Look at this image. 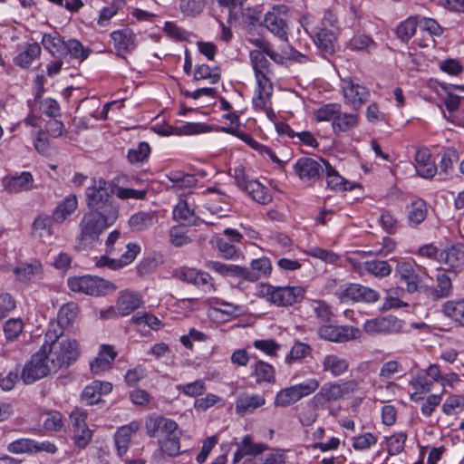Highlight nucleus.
<instances>
[{
  "instance_id": "55",
  "label": "nucleus",
  "mask_w": 464,
  "mask_h": 464,
  "mask_svg": "<svg viewBox=\"0 0 464 464\" xmlns=\"http://www.w3.org/2000/svg\"><path fill=\"white\" fill-rule=\"evenodd\" d=\"M97 384L92 382L90 385L86 386L82 392V401L87 405L92 406L94 404L105 403L106 401L101 398Z\"/></svg>"
},
{
  "instance_id": "21",
  "label": "nucleus",
  "mask_w": 464,
  "mask_h": 464,
  "mask_svg": "<svg viewBox=\"0 0 464 464\" xmlns=\"http://www.w3.org/2000/svg\"><path fill=\"white\" fill-rule=\"evenodd\" d=\"M396 272L401 280L406 284V289L409 293L419 291L420 276L416 273L414 266L410 262H401L396 266Z\"/></svg>"
},
{
  "instance_id": "5",
  "label": "nucleus",
  "mask_w": 464,
  "mask_h": 464,
  "mask_svg": "<svg viewBox=\"0 0 464 464\" xmlns=\"http://www.w3.org/2000/svg\"><path fill=\"white\" fill-rule=\"evenodd\" d=\"M67 283L72 291L89 295H102L115 289L110 281L92 276L70 277Z\"/></svg>"
},
{
  "instance_id": "26",
  "label": "nucleus",
  "mask_w": 464,
  "mask_h": 464,
  "mask_svg": "<svg viewBox=\"0 0 464 464\" xmlns=\"http://www.w3.org/2000/svg\"><path fill=\"white\" fill-rule=\"evenodd\" d=\"M355 269L362 275L366 272L374 276L375 277L381 278L388 276L392 273V266L387 261L377 259L365 261L362 264H359Z\"/></svg>"
},
{
  "instance_id": "36",
  "label": "nucleus",
  "mask_w": 464,
  "mask_h": 464,
  "mask_svg": "<svg viewBox=\"0 0 464 464\" xmlns=\"http://www.w3.org/2000/svg\"><path fill=\"white\" fill-rule=\"evenodd\" d=\"M156 220L157 217L153 212L140 211L130 218L129 226L132 231L140 232L153 226Z\"/></svg>"
},
{
  "instance_id": "25",
  "label": "nucleus",
  "mask_w": 464,
  "mask_h": 464,
  "mask_svg": "<svg viewBox=\"0 0 464 464\" xmlns=\"http://www.w3.org/2000/svg\"><path fill=\"white\" fill-rule=\"evenodd\" d=\"M336 34L333 29L325 27L317 28L314 32V42L324 53L331 54L334 52Z\"/></svg>"
},
{
  "instance_id": "13",
  "label": "nucleus",
  "mask_w": 464,
  "mask_h": 464,
  "mask_svg": "<svg viewBox=\"0 0 464 464\" xmlns=\"http://www.w3.org/2000/svg\"><path fill=\"white\" fill-rule=\"evenodd\" d=\"M364 331L372 335L398 333L401 329V321L394 316H380L367 320L363 325Z\"/></svg>"
},
{
  "instance_id": "10",
  "label": "nucleus",
  "mask_w": 464,
  "mask_h": 464,
  "mask_svg": "<svg viewBox=\"0 0 464 464\" xmlns=\"http://www.w3.org/2000/svg\"><path fill=\"white\" fill-rule=\"evenodd\" d=\"M85 419L86 413L80 408H75L70 413V420L73 428L72 441L78 449H85L93 435V431L88 427Z\"/></svg>"
},
{
  "instance_id": "12",
  "label": "nucleus",
  "mask_w": 464,
  "mask_h": 464,
  "mask_svg": "<svg viewBox=\"0 0 464 464\" xmlns=\"http://www.w3.org/2000/svg\"><path fill=\"white\" fill-rule=\"evenodd\" d=\"M12 272L15 276V282L26 287L36 284L43 277L42 264L36 260L31 263L21 262L12 269Z\"/></svg>"
},
{
  "instance_id": "41",
  "label": "nucleus",
  "mask_w": 464,
  "mask_h": 464,
  "mask_svg": "<svg viewBox=\"0 0 464 464\" xmlns=\"http://www.w3.org/2000/svg\"><path fill=\"white\" fill-rule=\"evenodd\" d=\"M427 216L426 203L422 199H418L411 204L408 214L409 225L417 227L424 221Z\"/></svg>"
},
{
  "instance_id": "34",
  "label": "nucleus",
  "mask_w": 464,
  "mask_h": 464,
  "mask_svg": "<svg viewBox=\"0 0 464 464\" xmlns=\"http://www.w3.org/2000/svg\"><path fill=\"white\" fill-rule=\"evenodd\" d=\"M243 190L259 204L266 205L272 200V196L268 192L267 188L257 180L251 179Z\"/></svg>"
},
{
  "instance_id": "64",
  "label": "nucleus",
  "mask_w": 464,
  "mask_h": 464,
  "mask_svg": "<svg viewBox=\"0 0 464 464\" xmlns=\"http://www.w3.org/2000/svg\"><path fill=\"white\" fill-rule=\"evenodd\" d=\"M209 79L211 83H217L220 80L219 73L212 72L211 68L207 64H201L196 67L194 72V80Z\"/></svg>"
},
{
  "instance_id": "46",
  "label": "nucleus",
  "mask_w": 464,
  "mask_h": 464,
  "mask_svg": "<svg viewBox=\"0 0 464 464\" xmlns=\"http://www.w3.org/2000/svg\"><path fill=\"white\" fill-rule=\"evenodd\" d=\"M173 217L188 225H195L197 219L194 209L190 208L187 200H180L177 204L173 210Z\"/></svg>"
},
{
  "instance_id": "38",
  "label": "nucleus",
  "mask_w": 464,
  "mask_h": 464,
  "mask_svg": "<svg viewBox=\"0 0 464 464\" xmlns=\"http://www.w3.org/2000/svg\"><path fill=\"white\" fill-rule=\"evenodd\" d=\"M40 53L41 47L38 44H27L24 50L14 57V63L19 67L27 68Z\"/></svg>"
},
{
  "instance_id": "32",
  "label": "nucleus",
  "mask_w": 464,
  "mask_h": 464,
  "mask_svg": "<svg viewBox=\"0 0 464 464\" xmlns=\"http://www.w3.org/2000/svg\"><path fill=\"white\" fill-rule=\"evenodd\" d=\"M358 114L342 112L340 109L332 122L334 131L338 133L351 130L358 125Z\"/></svg>"
},
{
  "instance_id": "47",
  "label": "nucleus",
  "mask_w": 464,
  "mask_h": 464,
  "mask_svg": "<svg viewBox=\"0 0 464 464\" xmlns=\"http://www.w3.org/2000/svg\"><path fill=\"white\" fill-rule=\"evenodd\" d=\"M417 27L416 18L409 17L396 27L395 34L401 42L407 43L415 34Z\"/></svg>"
},
{
  "instance_id": "30",
  "label": "nucleus",
  "mask_w": 464,
  "mask_h": 464,
  "mask_svg": "<svg viewBox=\"0 0 464 464\" xmlns=\"http://www.w3.org/2000/svg\"><path fill=\"white\" fill-rule=\"evenodd\" d=\"M433 382L430 381L423 373H419L410 381V385L414 392L411 393V399L414 402H420L423 395L430 392Z\"/></svg>"
},
{
  "instance_id": "56",
  "label": "nucleus",
  "mask_w": 464,
  "mask_h": 464,
  "mask_svg": "<svg viewBox=\"0 0 464 464\" xmlns=\"http://www.w3.org/2000/svg\"><path fill=\"white\" fill-rule=\"evenodd\" d=\"M407 436L400 432L387 438V450L390 455H397L404 450Z\"/></svg>"
},
{
  "instance_id": "44",
  "label": "nucleus",
  "mask_w": 464,
  "mask_h": 464,
  "mask_svg": "<svg viewBox=\"0 0 464 464\" xmlns=\"http://www.w3.org/2000/svg\"><path fill=\"white\" fill-rule=\"evenodd\" d=\"M322 162L324 164V173L326 175L327 187L333 190H346L343 178L326 160Z\"/></svg>"
},
{
  "instance_id": "23",
  "label": "nucleus",
  "mask_w": 464,
  "mask_h": 464,
  "mask_svg": "<svg viewBox=\"0 0 464 464\" xmlns=\"http://www.w3.org/2000/svg\"><path fill=\"white\" fill-rule=\"evenodd\" d=\"M142 304L140 295L138 293L124 292L118 298L116 308L121 316L130 314L134 310Z\"/></svg>"
},
{
  "instance_id": "9",
  "label": "nucleus",
  "mask_w": 464,
  "mask_h": 464,
  "mask_svg": "<svg viewBox=\"0 0 464 464\" xmlns=\"http://www.w3.org/2000/svg\"><path fill=\"white\" fill-rule=\"evenodd\" d=\"M342 90L344 103L353 111H359L369 101L370 91L357 80H342Z\"/></svg>"
},
{
  "instance_id": "14",
  "label": "nucleus",
  "mask_w": 464,
  "mask_h": 464,
  "mask_svg": "<svg viewBox=\"0 0 464 464\" xmlns=\"http://www.w3.org/2000/svg\"><path fill=\"white\" fill-rule=\"evenodd\" d=\"M323 159L314 160L308 157L299 159L295 166V171L303 180H315L324 174Z\"/></svg>"
},
{
  "instance_id": "15",
  "label": "nucleus",
  "mask_w": 464,
  "mask_h": 464,
  "mask_svg": "<svg viewBox=\"0 0 464 464\" xmlns=\"http://www.w3.org/2000/svg\"><path fill=\"white\" fill-rule=\"evenodd\" d=\"M225 237H217L215 244L218 249L219 256L225 259H232L237 255L235 243H239L243 236L236 229L226 228L224 230Z\"/></svg>"
},
{
  "instance_id": "27",
  "label": "nucleus",
  "mask_w": 464,
  "mask_h": 464,
  "mask_svg": "<svg viewBox=\"0 0 464 464\" xmlns=\"http://www.w3.org/2000/svg\"><path fill=\"white\" fill-rule=\"evenodd\" d=\"M342 398V390L338 383H324L320 391L314 396L313 402L314 406L324 405L325 403L336 401Z\"/></svg>"
},
{
  "instance_id": "20",
  "label": "nucleus",
  "mask_w": 464,
  "mask_h": 464,
  "mask_svg": "<svg viewBox=\"0 0 464 464\" xmlns=\"http://www.w3.org/2000/svg\"><path fill=\"white\" fill-rule=\"evenodd\" d=\"M267 74L268 73L255 74L257 82V95L253 99L255 108H265L266 103L270 102L273 93V85Z\"/></svg>"
},
{
  "instance_id": "45",
  "label": "nucleus",
  "mask_w": 464,
  "mask_h": 464,
  "mask_svg": "<svg viewBox=\"0 0 464 464\" xmlns=\"http://www.w3.org/2000/svg\"><path fill=\"white\" fill-rule=\"evenodd\" d=\"M419 28L420 31L427 32L429 34L428 39H426L423 43L419 42V45L421 47L428 46L430 43H433V35H440L442 34L441 26L439 24L437 21L431 18H423L420 22Z\"/></svg>"
},
{
  "instance_id": "22",
  "label": "nucleus",
  "mask_w": 464,
  "mask_h": 464,
  "mask_svg": "<svg viewBox=\"0 0 464 464\" xmlns=\"http://www.w3.org/2000/svg\"><path fill=\"white\" fill-rule=\"evenodd\" d=\"M267 446L264 443H254L250 435H246L242 441L237 444L234 454V463H238L246 456H256L264 452Z\"/></svg>"
},
{
  "instance_id": "2",
  "label": "nucleus",
  "mask_w": 464,
  "mask_h": 464,
  "mask_svg": "<svg viewBox=\"0 0 464 464\" xmlns=\"http://www.w3.org/2000/svg\"><path fill=\"white\" fill-rule=\"evenodd\" d=\"M117 218L111 210L105 211V214L94 210L85 213L79 223L80 232L76 237V249H92L104 229L112 226Z\"/></svg>"
},
{
  "instance_id": "63",
  "label": "nucleus",
  "mask_w": 464,
  "mask_h": 464,
  "mask_svg": "<svg viewBox=\"0 0 464 464\" xmlns=\"http://www.w3.org/2000/svg\"><path fill=\"white\" fill-rule=\"evenodd\" d=\"M313 307L316 317L323 323V324H326V323L331 322L334 317V314L331 311V307L326 303L324 301H314Z\"/></svg>"
},
{
  "instance_id": "3",
  "label": "nucleus",
  "mask_w": 464,
  "mask_h": 464,
  "mask_svg": "<svg viewBox=\"0 0 464 464\" xmlns=\"http://www.w3.org/2000/svg\"><path fill=\"white\" fill-rule=\"evenodd\" d=\"M114 195L113 182L103 179H92L91 185L85 191L86 205L90 210L100 211L105 214V211H112L114 217H119V207L113 202Z\"/></svg>"
},
{
  "instance_id": "58",
  "label": "nucleus",
  "mask_w": 464,
  "mask_h": 464,
  "mask_svg": "<svg viewBox=\"0 0 464 464\" xmlns=\"http://www.w3.org/2000/svg\"><path fill=\"white\" fill-rule=\"evenodd\" d=\"M254 44L260 49H262L265 53L269 56L275 63L278 64H283L284 61L288 58L289 53L285 52L284 53H278L275 52L268 42H266L261 39H256L254 42Z\"/></svg>"
},
{
  "instance_id": "29",
  "label": "nucleus",
  "mask_w": 464,
  "mask_h": 464,
  "mask_svg": "<svg viewBox=\"0 0 464 464\" xmlns=\"http://www.w3.org/2000/svg\"><path fill=\"white\" fill-rule=\"evenodd\" d=\"M79 307L77 304L71 302L63 304L57 315L56 322H50L49 324H57L63 332V329L70 326L77 318Z\"/></svg>"
},
{
  "instance_id": "8",
  "label": "nucleus",
  "mask_w": 464,
  "mask_h": 464,
  "mask_svg": "<svg viewBox=\"0 0 464 464\" xmlns=\"http://www.w3.org/2000/svg\"><path fill=\"white\" fill-rule=\"evenodd\" d=\"M264 25L279 39L287 41L289 31L287 8L285 5H276L264 17Z\"/></svg>"
},
{
  "instance_id": "37",
  "label": "nucleus",
  "mask_w": 464,
  "mask_h": 464,
  "mask_svg": "<svg viewBox=\"0 0 464 464\" xmlns=\"http://www.w3.org/2000/svg\"><path fill=\"white\" fill-rule=\"evenodd\" d=\"M442 312L445 316L464 326V300H450L444 303Z\"/></svg>"
},
{
  "instance_id": "40",
  "label": "nucleus",
  "mask_w": 464,
  "mask_h": 464,
  "mask_svg": "<svg viewBox=\"0 0 464 464\" xmlns=\"http://www.w3.org/2000/svg\"><path fill=\"white\" fill-rule=\"evenodd\" d=\"M206 266L223 276L242 278V266L233 264H223L218 261H208Z\"/></svg>"
},
{
  "instance_id": "52",
  "label": "nucleus",
  "mask_w": 464,
  "mask_h": 464,
  "mask_svg": "<svg viewBox=\"0 0 464 464\" xmlns=\"http://www.w3.org/2000/svg\"><path fill=\"white\" fill-rule=\"evenodd\" d=\"M150 153V145L145 142H140L136 148L130 149L128 151V160L131 164L143 163L146 161Z\"/></svg>"
},
{
  "instance_id": "31",
  "label": "nucleus",
  "mask_w": 464,
  "mask_h": 464,
  "mask_svg": "<svg viewBox=\"0 0 464 464\" xmlns=\"http://www.w3.org/2000/svg\"><path fill=\"white\" fill-rule=\"evenodd\" d=\"M78 207L77 197L73 194L66 197L53 211V218L57 224L63 223L71 216Z\"/></svg>"
},
{
  "instance_id": "49",
  "label": "nucleus",
  "mask_w": 464,
  "mask_h": 464,
  "mask_svg": "<svg viewBox=\"0 0 464 464\" xmlns=\"http://www.w3.org/2000/svg\"><path fill=\"white\" fill-rule=\"evenodd\" d=\"M208 127L201 123L187 122L179 126L170 127V130L165 132V135H192L205 132Z\"/></svg>"
},
{
  "instance_id": "11",
  "label": "nucleus",
  "mask_w": 464,
  "mask_h": 464,
  "mask_svg": "<svg viewBox=\"0 0 464 464\" xmlns=\"http://www.w3.org/2000/svg\"><path fill=\"white\" fill-rule=\"evenodd\" d=\"M318 334L322 339L330 342L344 343L360 338L361 331L360 329L350 325L336 326L332 324H322L318 328Z\"/></svg>"
},
{
  "instance_id": "61",
  "label": "nucleus",
  "mask_w": 464,
  "mask_h": 464,
  "mask_svg": "<svg viewBox=\"0 0 464 464\" xmlns=\"http://www.w3.org/2000/svg\"><path fill=\"white\" fill-rule=\"evenodd\" d=\"M114 194L120 199H143L146 197V190H138L134 188H122L113 183Z\"/></svg>"
},
{
  "instance_id": "62",
  "label": "nucleus",
  "mask_w": 464,
  "mask_h": 464,
  "mask_svg": "<svg viewBox=\"0 0 464 464\" xmlns=\"http://www.w3.org/2000/svg\"><path fill=\"white\" fill-rule=\"evenodd\" d=\"M33 440L19 439L7 445V450L14 454L33 453Z\"/></svg>"
},
{
  "instance_id": "43",
  "label": "nucleus",
  "mask_w": 464,
  "mask_h": 464,
  "mask_svg": "<svg viewBox=\"0 0 464 464\" xmlns=\"http://www.w3.org/2000/svg\"><path fill=\"white\" fill-rule=\"evenodd\" d=\"M90 53L91 50L89 48H85L82 43L76 39H70L65 42L63 56L70 55L72 59L83 61Z\"/></svg>"
},
{
  "instance_id": "19",
  "label": "nucleus",
  "mask_w": 464,
  "mask_h": 464,
  "mask_svg": "<svg viewBox=\"0 0 464 464\" xmlns=\"http://www.w3.org/2000/svg\"><path fill=\"white\" fill-rule=\"evenodd\" d=\"M116 356L117 353L111 345L102 344L98 356L90 363L92 372L99 374L109 370Z\"/></svg>"
},
{
  "instance_id": "4",
  "label": "nucleus",
  "mask_w": 464,
  "mask_h": 464,
  "mask_svg": "<svg viewBox=\"0 0 464 464\" xmlns=\"http://www.w3.org/2000/svg\"><path fill=\"white\" fill-rule=\"evenodd\" d=\"M260 294L278 306L292 305L303 300L304 289L301 286H278L261 285Z\"/></svg>"
},
{
  "instance_id": "59",
  "label": "nucleus",
  "mask_w": 464,
  "mask_h": 464,
  "mask_svg": "<svg viewBox=\"0 0 464 464\" xmlns=\"http://www.w3.org/2000/svg\"><path fill=\"white\" fill-rule=\"evenodd\" d=\"M23 322L20 318H11L4 325L5 336L8 341L15 340L23 331Z\"/></svg>"
},
{
  "instance_id": "33",
  "label": "nucleus",
  "mask_w": 464,
  "mask_h": 464,
  "mask_svg": "<svg viewBox=\"0 0 464 464\" xmlns=\"http://www.w3.org/2000/svg\"><path fill=\"white\" fill-rule=\"evenodd\" d=\"M438 261L451 268H457L464 263V250L458 246H451L440 252Z\"/></svg>"
},
{
  "instance_id": "17",
  "label": "nucleus",
  "mask_w": 464,
  "mask_h": 464,
  "mask_svg": "<svg viewBox=\"0 0 464 464\" xmlns=\"http://www.w3.org/2000/svg\"><path fill=\"white\" fill-rule=\"evenodd\" d=\"M272 265L267 257L254 259L251 262V268L242 266V278L256 282L262 277H267L271 274Z\"/></svg>"
},
{
  "instance_id": "54",
  "label": "nucleus",
  "mask_w": 464,
  "mask_h": 464,
  "mask_svg": "<svg viewBox=\"0 0 464 464\" xmlns=\"http://www.w3.org/2000/svg\"><path fill=\"white\" fill-rule=\"evenodd\" d=\"M192 285L207 294H212L216 291L213 277L204 271H197V276Z\"/></svg>"
},
{
  "instance_id": "24",
  "label": "nucleus",
  "mask_w": 464,
  "mask_h": 464,
  "mask_svg": "<svg viewBox=\"0 0 464 464\" xmlns=\"http://www.w3.org/2000/svg\"><path fill=\"white\" fill-rule=\"evenodd\" d=\"M322 365L324 372H329L334 377L341 376L349 370L348 361L334 353L325 355L323 359Z\"/></svg>"
},
{
  "instance_id": "1",
  "label": "nucleus",
  "mask_w": 464,
  "mask_h": 464,
  "mask_svg": "<svg viewBox=\"0 0 464 464\" xmlns=\"http://www.w3.org/2000/svg\"><path fill=\"white\" fill-rule=\"evenodd\" d=\"M41 348L47 353V360L51 362L53 372L63 367H68L76 362L80 355L77 341L64 338L57 324H49L45 333V342Z\"/></svg>"
},
{
  "instance_id": "60",
  "label": "nucleus",
  "mask_w": 464,
  "mask_h": 464,
  "mask_svg": "<svg viewBox=\"0 0 464 464\" xmlns=\"http://www.w3.org/2000/svg\"><path fill=\"white\" fill-rule=\"evenodd\" d=\"M124 5V0H113V3L110 6H106L101 10L98 24L101 26L105 25L110 19L118 13V10Z\"/></svg>"
},
{
  "instance_id": "48",
  "label": "nucleus",
  "mask_w": 464,
  "mask_h": 464,
  "mask_svg": "<svg viewBox=\"0 0 464 464\" xmlns=\"http://www.w3.org/2000/svg\"><path fill=\"white\" fill-rule=\"evenodd\" d=\"M254 372L256 382H268L273 383L276 381L274 367L263 361H258L255 363Z\"/></svg>"
},
{
  "instance_id": "6",
  "label": "nucleus",
  "mask_w": 464,
  "mask_h": 464,
  "mask_svg": "<svg viewBox=\"0 0 464 464\" xmlns=\"http://www.w3.org/2000/svg\"><path fill=\"white\" fill-rule=\"evenodd\" d=\"M51 366V362L47 360V353H44V349L41 348L40 351L33 354L31 360L25 363L21 373V378L25 384H31L47 376L51 372H53Z\"/></svg>"
},
{
  "instance_id": "57",
  "label": "nucleus",
  "mask_w": 464,
  "mask_h": 464,
  "mask_svg": "<svg viewBox=\"0 0 464 464\" xmlns=\"http://www.w3.org/2000/svg\"><path fill=\"white\" fill-rule=\"evenodd\" d=\"M340 109L341 105L337 103H328L323 105L314 111L315 119L317 121H333Z\"/></svg>"
},
{
  "instance_id": "28",
  "label": "nucleus",
  "mask_w": 464,
  "mask_h": 464,
  "mask_svg": "<svg viewBox=\"0 0 464 464\" xmlns=\"http://www.w3.org/2000/svg\"><path fill=\"white\" fill-rule=\"evenodd\" d=\"M436 287L427 289V295L432 300H439L449 297L452 293V283L450 276L445 273H440L436 278Z\"/></svg>"
},
{
  "instance_id": "50",
  "label": "nucleus",
  "mask_w": 464,
  "mask_h": 464,
  "mask_svg": "<svg viewBox=\"0 0 464 464\" xmlns=\"http://www.w3.org/2000/svg\"><path fill=\"white\" fill-rule=\"evenodd\" d=\"M265 52L261 50H253L250 52V59L255 74L269 73V61L266 57Z\"/></svg>"
},
{
  "instance_id": "39",
  "label": "nucleus",
  "mask_w": 464,
  "mask_h": 464,
  "mask_svg": "<svg viewBox=\"0 0 464 464\" xmlns=\"http://www.w3.org/2000/svg\"><path fill=\"white\" fill-rule=\"evenodd\" d=\"M34 179L30 172H22L21 175L10 179L6 188L10 192L27 191L33 188Z\"/></svg>"
},
{
  "instance_id": "53",
  "label": "nucleus",
  "mask_w": 464,
  "mask_h": 464,
  "mask_svg": "<svg viewBox=\"0 0 464 464\" xmlns=\"http://www.w3.org/2000/svg\"><path fill=\"white\" fill-rule=\"evenodd\" d=\"M458 160L459 153L456 149L452 147L444 149L440 161V174L448 175L449 171L452 169L454 162Z\"/></svg>"
},
{
  "instance_id": "51",
  "label": "nucleus",
  "mask_w": 464,
  "mask_h": 464,
  "mask_svg": "<svg viewBox=\"0 0 464 464\" xmlns=\"http://www.w3.org/2000/svg\"><path fill=\"white\" fill-rule=\"evenodd\" d=\"M56 223L53 216L41 215L36 218L33 223V230L38 233L39 237H44V234L50 236L52 234L53 226Z\"/></svg>"
},
{
  "instance_id": "16",
  "label": "nucleus",
  "mask_w": 464,
  "mask_h": 464,
  "mask_svg": "<svg viewBox=\"0 0 464 464\" xmlns=\"http://www.w3.org/2000/svg\"><path fill=\"white\" fill-rule=\"evenodd\" d=\"M145 427L147 434L150 437L154 438L159 434L165 436L171 432H175L178 429V424L170 419L152 414L146 420Z\"/></svg>"
},
{
  "instance_id": "18",
  "label": "nucleus",
  "mask_w": 464,
  "mask_h": 464,
  "mask_svg": "<svg viewBox=\"0 0 464 464\" xmlns=\"http://www.w3.org/2000/svg\"><path fill=\"white\" fill-rule=\"evenodd\" d=\"M111 37L118 54L121 57L130 53L136 46L135 34L130 28L114 31L111 34Z\"/></svg>"
},
{
  "instance_id": "42",
  "label": "nucleus",
  "mask_w": 464,
  "mask_h": 464,
  "mask_svg": "<svg viewBox=\"0 0 464 464\" xmlns=\"http://www.w3.org/2000/svg\"><path fill=\"white\" fill-rule=\"evenodd\" d=\"M42 44L53 55L63 56L65 41L59 34H44L42 38Z\"/></svg>"
},
{
  "instance_id": "7",
  "label": "nucleus",
  "mask_w": 464,
  "mask_h": 464,
  "mask_svg": "<svg viewBox=\"0 0 464 464\" xmlns=\"http://www.w3.org/2000/svg\"><path fill=\"white\" fill-rule=\"evenodd\" d=\"M319 387L316 379H309L304 382L282 389L276 396V406L294 404L302 398L312 394Z\"/></svg>"
},
{
  "instance_id": "35",
  "label": "nucleus",
  "mask_w": 464,
  "mask_h": 464,
  "mask_svg": "<svg viewBox=\"0 0 464 464\" xmlns=\"http://www.w3.org/2000/svg\"><path fill=\"white\" fill-rule=\"evenodd\" d=\"M179 429L175 432L165 435V438L159 440L160 453H164L169 457L177 456L180 453V443H179Z\"/></svg>"
}]
</instances>
